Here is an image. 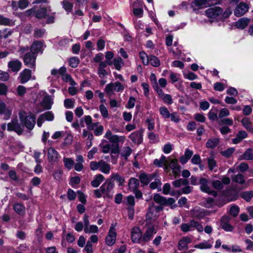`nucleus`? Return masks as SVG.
Listing matches in <instances>:
<instances>
[{"label":"nucleus","mask_w":253,"mask_h":253,"mask_svg":"<svg viewBox=\"0 0 253 253\" xmlns=\"http://www.w3.org/2000/svg\"><path fill=\"white\" fill-rule=\"evenodd\" d=\"M114 183L112 179H108L97 189L94 190L95 197L99 198L102 197L105 199H111L113 198Z\"/></svg>","instance_id":"f257e3e1"},{"label":"nucleus","mask_w":253,"mask_h":253,"mask_svg":"<svg viewBox=\"0 0 253 253\" xmlns=\"http://www.w3.org/2000/svg\"><path fill=\"white\" fill-rule=\"evenodd\" d=\"M163 210L161 206H156L153 203L150 204L146 214V221L148 224L153 223L159 217V212Z\"/></svg>","instance_id":"f03ea898"},{"label":"nucleus","mask_w":253,"mask_h":253,"mask_svg":"<svg viewBox=\"0 0 253 253\" xmlns=\"http://www.w3.org/2000/svg\"><path fill=\"white\" fill-rule=\"evenodd\" d=\"M20 121L25 127L29 130H32L36 124V116L30 114L26 115L24 112L19 114Z\"/></svg>","instance_id":"7ed1b4c3"},{"label":"nucleus","mask_w":253,"mask_h":253,"mask_svg":"<svg viewBox=\"0 0 253 253\" xmlns=\"http://www.w3.org/2000/svg\"><path fill=\"white\" fill-rule=\"evenodd\" d=\"M199 184L200 185V189L202 192L211 195L214 197L217 196L216 192L211 189V187L209 186V181L207 179L203 177L200 178L199 180Z\"/></svg>","instance_id":"20e7f679"},{"label":"nucleus","mask_w":253,"mask_h":253,"mask_svg":"<svg viewBox=\"0 0 253 253\" xmlns=\"http://www.w3.org/2000/svg\"><path fill=\"white\" fill-rule=\"evenodd\" d=\"M222 9L219 6H214L207 9L205 13L210 18H220L222 13Z\"/></svg>","instance_id":"39448f33"},{"label":"nucleus","mask_w":253,"mask_h":253,"mask_svg":"<svg viewBox=\"0 0 253 253\" xmlns=\"http://www.w3.org/2000/svg\"><path fill=\"white\" fill-rule=\"evenodd\" d=\"M31 79L35 80L36 77L35 76H32L31 71L28 69H25L20 72L18 78L20 83L22 84H26Z\"/></svg>","instance_id":"423d86ee"},{"label":"nucleus","mask_w":253,"mask_h":253,"mask_svg":"<svg viewBox=\"0 0 253 253\" xmlns=\"http://www.w3.org/2000/svg\"><path fill=\"white\" fill-rule=\"evenodd\" d=\"M124 85L119 82L111 83L106 85L105 90L107 93L109 94L113 91L122 92L124 90Z\"/></svg>","instance_id":"0eeeda50"},{"label":"nucleus","mask_w":253,"mask_h":253,"mask_svg":"<svg viewBox=\"0 0 253 253\" xmlns=\"http://www.w3.org/2000/svg\"><path fill=\"white\" fill-rule=\"evenodd\" d=\"M142 233L139 227H135L131 231V240L134 243H138L142 245Z\"/></svg>","instance_id":"6e6552de"},{"label":"nucleus","mask_w":253,"mask_h":253,"mask_svg":"<svg viewBox=\"0 0 253 253\" xmlns=\"http://www.w3.org/2000/svg\"><path fill=\"white\" fill-rule=\"evenodd\" d=\"M157 233V230L153 225L149 226L145 233L142 235V245L150 241L154 234Z\"/></svg>","instance_id":"1a4fd4ad"},{"label":"nucleus","mask_w":253,"mask_h":253,"mask_svg":"<svg viewBox=\"0 0 253 253\" xmlns=\"http://www.w3.org/2000/svg\"><path fill=\"white\" fill-rule=\"evenodd\" d=\"M7 129L8 131H14L18 135H21L24 130V126L20 125L17 120H14L7 124Z\"/></svg>","instance_id":"9d476101"},{"label":"nucleus","mask_w":253,"mask_h":253,"mask_svg":"<svg viewBox=\"0 0 253 253\" xmlns=\"http://www.w3.org/2000/svg\"><path fill=\"white\" fill-rule=\"evenodd\" d=\"M36 60V55L32 52L26 53L23 57L25 65L31 68H35Z\"/></svg>","instance_id":"9b49d317"},{"label":"nucleus","mask_w":253,"mask_h":253,"mask_svg":"<svg viewBox=\"0 0 253 253\" xmlns=\"http://www.w3.org/2000/svg\"><path fill=\"white\" fill-rule=\"evenodd\" d=\"M249 8V5L247 3L241 2L236 7L234 14L237 17L242 16L248 11Z\"/></svg>","instance_id":"f8f14e48"},{"label":"nucleus","mask_w":253,"mask_h":253,"mask_svg":"<svg viewBox=\"0 0 253 253\" xmlns=\"http://www.w3.org/2000/svg\"><path fill=\"white\" fill-rule=\"evenodd\" d=\"M117 234L113 226H111L108 235L105 238L106 243L108 246H113L116 242Z\"/></svg>","instance_id":"ddd939ff"},{"label":"nucleus","mask_w":253,"mask_h":253,"mask_svg":"<svg viewBox=\"0 0 253 253\" xmlns=\"http://www.w3.org/2000/svg\"><path fill=\"white\" fill-rule=\"evenodd\" d=\"M167 166L168 169L170 168L172 169L174 175L176 176L179 175L180 172V166L178 164V162L176 159L170 160V162L168 161Z\"/></svg>","instance_id":"4468645a"},{"label":"nucleus","mask_w":253,"mask_h":253,"mask_svg":"<svg viewBox=\"0 0 253 253\" xmlns=\"http://www.w3.org/2000/svg\"><path fill=\"white\" fill-rule=\"evenodd\" d=\"M230 220L228 216H223L221 219L220 226L227 232H231L233 230V227L229 223Z\"/></svg>","instance_id":"2eb2a0df"},{"label":"nucleus","mask_w":253,"mask_h":253,"mask_svg":"<svg viewBox=\"0 0 253 253\" xmlns=\"http://www.w3.org/2000/svg\"><path fill=\"white\" fill-rule=\"evenodd\" d=\"M8 68L13 72H18L21 68L22 63L18 59H13L8 62Z\"/></svg>","instance_id":"dca6fc26"},{"label":"nucleus","mask_w":253,"mask_h":253,"mask_svg":"<svg viewBox=\"0 0 253 253\" xmlns=\"http://www.w3.org/2000/svg\"><path fill=\"white\" fill-rule=\"evenodd\" d=\"M129 138L133 143L139 144L142 141V131L141 130L134 131L129 135Z\"/></svg>","instance_id":"f3484780"},{"label":"nucleus","mask_w":253,"mask_h":253,"mask_svg":"<svg viewBox=\"0 0 253 253\" xmlns=\"http://www.w3.org/2000/svg\"><path fill=\"white\" fill-rule=\"evenodd\" d=\"M59 154L53 148L50 147L47 151V158L50 162H55L58 159Z\"/></svg>","instance_id":"a211bd4d"},{"label":"nucleus","mask_w":253,"mask_h":253,"mask_svg":"<svg viewBox=\"0 0 253 253\" xmlns=\"http://www.w3.org/2000/svg\"><path fill=\"white\" fill-rule=\"evenodd\" d=\"M31 51L36 54L39 52H42L43 50V43L40 41H36L33 42L31 46Z\"/></svg>","instance_id":"6ab92c4d"},{"label":"nucleus","mask_w":253,"mask_h":253,"mask_svg":"<svg viewBox=\"0 0 253 253\" xmlns=\"http://www.w3.org/2000/svg\"><path fill=\"white\" fill-rule=\"evenodd\" d=\"M84 162V159L83 157L79 155L77 156L76 159V163H74V169L77 171H81L84 169L83 163Z\"/></svg>","instance_id":"aec40b11"},{"label":"nucleus","mask_w":253,"mask_h":253,"mask_svg":"<svg viewBox=\"0 0 253 253\" xmlns=\"http://www.w3.org/2000/svg\"><path fill=\"white\" fill-rule=\"evenodd\" d=\"M156 174L147 175L144 173L140 174L139 178L141 183L144 185H147L155 176Z\"/></svg>","instance_id":"412c9836"},{"label":"nucleus","mask_w":253,"mask_h":253,"mask_svg":"<svg viewBox=\"0 0 253 253\" xmlns=\"http://www.w3.org/2000/svg\"><path fill=\"white\" fill-rule=\"evenodd\" d=\"M191 242V239L188 237H183L178 243V249L179 250H186L188 249V244Z\"/></svg>","instance_id":"4be33fe9"},{"label":"nucleus","mask_w":253,"mask_h":253,"mask_svg":"<svg viewBox=\"0 0 253 253\" xmlns=\"http://www.w3.org/2000/svg\"><path fill=\"white\" fill-rule=\"evenodd\" d=\"M191 214L192 217L199 219L203 218L205 215L204 210L195 208L191 211Z\"/></svg>","instance_id":"5701e85b"},{"label":"nucleus","mask_w":253,"mask_h":253,"mask_svg":"<svg viewBox=\"0 0 253 253\" xmlns=\"http://www.w3.org/2000/svg\"><path fill=\"white\" fill-rule=\"evenodd\" d=\"M167 162L166 157L163 155L160 159H156L154 161V164L158 167H162L163 165L165 166V169L168 171V166H167Z\"/></svg>","instance_id":"b1692460"},{"label":"nucleus","mask_w":253,"mask_h":253,"mask_svg":"<svg viewBox=\"0 0 253 253\" xmlns=\"http://www.w3.org/2000/svg\"><path fill=\"white\" fill-rule=\"evenodd\" d=\"M250 19L246 17L240 18L238 21L236 22V26L240 29H245L249 24Z\"/></svg>","instance_id":"393cba45"},{"label":"nucleus","mask_w":253,"mask_h":253,"mask_svg":"<svg viewBox=\"0 0 253 253\" xmlns=\"http://www.w3.org/2000/svg\"><path fill=\"white\" fill-rule=\"evenodd\" d=\"M128 185L129 189L130 191H135L136 189H137L139 186V181L137 179L135 178L131 177L129 179Z\"/></svg>","instance_id":"a878e982"},{"label":"nucleus","mask_w":253,"mask_h":253,"mask_svg":"<svg viewBox=\"0 0 253 253\" xmlns=\"http://www.w3.org/2000/svg\"><path fill=\"white\" fill-rule=\"evenodd\" d=\"M0 25L13 26L15 25V21L12 19L0 15Z\"/></svg>","instance_id":"bb28decb"},{"label":"nucleus","mask_w":253,"mask_h":253,"mask_svg":"<svg viewBox=\"0 0 253 253\" xmlns=\"http://www.w3.org/2000/svg\"><path fill=\"white\" fill-rule=\"evenodd\" d=\"M193 151L190 149H187L185 150L184 155L181 156L180 158V162L181 164H184L191 158L193 155Z\"/></svg>","instance_id":"cd10ccee"},{"label":"nucleus","mask_w":253,"mask_h":253,"mask_svg":"<svg viewBox=\"0 0 253 253\" xmlns=\"http://www.w3.org/2000/svg\"><path fill=\"white\" fill-rule=\"evenodd\" d=\"M212 247V243L210 240L204 241L203 242L195 245L194 247L200 249H211Z\"/></svg>","instance_id":"c85d7f7f"},{"label":"nucleus","mask_w":253,"mask_h":253,"mask_svg":"<svg viewBox=\"0 0 253 253\" xmlns=\"http://www.w3.org/2000/svg\"><path fill=\"white\" fill-rule=\"evenodd\" d=\"M111 167L109 164L103 160L100 161L99 170L103 173L108 174L110 172Z\"/></svg>","instance_id":"c756f323"},{"label":"nucleus","mask_w":253,"mask_h":253,"mask_svg":"<svg viewBox=\"0 0 253 253\" xmlns=\"http://www.w3.org/2000/svg\"><path fill=\"white\" fill-rule=\"evenodd\" d=\"M104 179V177L103 175L101 174L96 175L94 179L91 182V186L95 188L98 187Z\"/></svg>","instance_id":"7c9ffc66"},{"label":"nucleus","mask_w":253,"mask_h":253,"mask_svg":"<svg viewBox=\"0 0 253 253\" xmlns=\"http://www.w3.org/2000/svg\"><path fill=\"white\" fill-rule=\"evenodd\" d=\"M189 223L190 228L192 229L193 230L196 229L199 232L203 231V226L199 222L194 220H191Z\"/></svg>","instance_id":"2f4dec72"},{"label":"nucleus","mask_w":253,"mask_h":253,"mask_svg":"<svg viewBox=\"0 0 253 253\" xmlns=\"http://www.w3.org/2000/svg\"><path fill=\"white\" fill-rule=\"evenodd\" d=\"M153 200L155 203L159 204V206H162L163 205H166V198L159 194L154 195Z\"/></svg>","instance_id":"473e14b6"},{"label":"nucleus","mask_w":253,"mask_h":253,"mask_svg":"<svg viewBox=\"0 0 253 253\" xmlns=\"http://www.w3.org/2000/svg\"><path fill=\"white\" fill-rule=\"evenodd\" d=\"M219 140L217 138H212L209 139L206 143V146L209 148H214L217 146Z\"/></svg>","instance_id":"72a5a7b5"},{"label":"nucleus","mask_w":253,"mask_h":253,"mask_svg":"<svg viewBox=\"0 0 253 253\" xmlns=\"http://www.w3.org/2000/svg\"><path fill=\"white\" fill-rule=\"evenodd\" d=\"M241 123L245 128L253 132V127L252 126L249 118L246 117L243 118L241 121Z\"/></svg>","instance_id":"f704fd0d"},{"label":"nucleus","mask_w":253,"mask_h":253,"mask_svg":"<svg viewBox=\"0 0 253 253\" xmlns=\"http://www.w3.org/2000/svg\"><path fill=\"white\" fill-rule=\"evenodd\" d=\"M13 209L17 213L23 215L25 212V208L23 205L16 203L14 205Z\"/></svg>","instance_id":"c9c22d12"},{"label":"nucleus","mask_w":253,"mask_h":253,"mask_svg":"<svg viewBox=\"0 0 253 253\" xmlns=\"http://www.w3.org/2000/svg\"><path fill=\"white\" fill-rule=\"evenodd\" d=\"M64 166L68 169H71L74 165V161L72 158L64 157L63 159Z\"/></svg>","instance_id":"e433bc0d"},{"label":"nucleus","mask_w":253,"mask_h":253,"mask_svg":"<svg viewBox=\"0 0 253 253\" xmlns=\"http://www.w3.org/2000/svg\"><path fill=\"white\" fill-rule=\"evenodd\" d=\"M113 64L117 70H120L122 66L124 65L122 58L120 57H116L113 59Z\"/></svg>","instance_id":"4c0bfd02"},{"label":"nucleus","mask_w":253,"mask_h":253,"mask_svg":"<svg viewBox=\"0 0 253 253\" xmlns=\"http://www.w3.org/2000/svg\"><path fill=\"white\" fill-rule=\"evenodd\" d=\"M47 9L46 8L42 7L38 9L35 12V17L38 19H42L45 17L46 15Z\"/></svg>","instance_id":"58836bf2"},{"label":"nucleus","mask_w":253,"mask_h":253,"mask_svg":"<svg viewBox=\"0 0 253 253\" xmlns=\"http://www.w3.org/2000/svg\"><path fill=\"white\" fill-rule=\"evenodd\" d=\"M232 180L233 181L240 184H244L245 182L244 176L240 173L234 175Z\"/></svg>","instance_id":"ea45409f"},{"label":"nucleus","mask_w":253,"mask_h":253,"mask_svg":"<svg viewBox=\"0 0 253 253\" xmlns=\"http://www.w3.org/2000/svg\"><path fill=\"white\" fill-rule=\"evenodd\" d=\"M5 114L9 117L11 112L6 108L5 104L0 100V114Z\"/></svg>","instance_id":"a19ab883"},{"label":"nucleus","mask_w":253,"mask_h":253,"mask_svg":"<svg viewBox=\"0 0 253 253\" xmlns=\"http://www.w3.org/2000/svg\"><path fill=\"white\" fill-rule=\"evenodd\" d=\"M241 197L247 202H249L253 197V191L243 192L241 194Z\"/></svg>","instance_id":"79ce46f5"},{"label":"nucleus","mask_w":253,"mask_h":253,"mask_svg":"<svg viewBox=\"0 0 253 253\" xmlns=\"http://www.w3.org/2000/svg\"><path fill=\"white\" fill-rule=\"evenodd\" d=\"M149 63L154 67H158L160 65V61L158 57L154 55L149 56Z\"/></svg>","instance_id":"37998d69"},{"label":"nucleus","mask_w":253,"mask_h":253,"mask_svg":"<svg viewBox=\"0 0 253 253\" xmlns=\"http://www.w3.org/2000/svg\"><path fill=\"white\" fill-rule=\"evenodd\" d=\"M62 4L63 8L68 13L72 11L73 7V4L72 3L65 0L62 2Z\"/></svg>","instance_id":"c03bdc74"},{"label":"nucleus","mask_w":253,"mask_h":253,"mask_svg":"<svg viewBox=\"0 0 253 253\" xmlns=\"http://www.w3.org/2000/svg\"><path fill=\"white\" fill-rule=\"evenodd\" d=\"M188 184V180L182 178L176 180L172 182V184L177 188L180 187L181 185H186Z\"/></svg>","instance_id":"a18cd8bd"},{"label":"nucleus","mask_w":253,"mask_h":253,"mask_svg":"<svg viewBox=\"0 0 253 253\" xmlns=\"http://www.w3.org/2000/svg\"><path fill=\"white\" fill-rule=\"evenodd\" d=\"M132 149L128 146L123 147L121 152V156L124 157L125 159H127L128 157L131 154Z\"/></svg>","instance_id":"49530a36"},{"label":"nucleus","mask_w":253,"mask_h":253,"mask_svg":"<svg viewBox=\"0 0 253 253\" xmlns=\"http://www.w3.org/2000/svg\"><path fill=\"white\" fill-rule=\"evenodd\" d=\"M84 232L86 233H96L98 232V228L96 225H91L84 228Z\"/></svg>","instance_id":"de8ad7c7"},{"label":"nucleus","mask_w":253,"mask_h":253,"mask_svg":"<svg viewBox=\"0 0 253 253\" xmlns=\"http://www.w3.org/2000/svg\"><path fill=\"white\" fill-rule=\"evenodd\" d=\"M160 113L164 119H168L170 117V113L166 107H161L159 109Z\"/></svg>","instance_id":"09e8293b"},{"label":"nucleus","mask_w":253,"mask_h":253,"mask_svg":"<svg viewBox=\"0 0 253 253\" xmlns=\"http://www.w3.org/2000/svg\"><path fill=\"white\" fill-rule=\"evenodd\" d=\"M26 88L22 85H19L16 88V94L20 97H23L26 92Z\"/></svg>","instance_id":"8fccbe9b"},{"label":"nucleus","mask_w":253,"mask_h":253,"mask_svg":"<svg viewBox=\"0 0 253 253\" xmlns=\"http://www.w3.org/2000/svg\"><path fill=\"white\" fill-rule=\"evenodd\" d=\"M111 179L112 180V179H114L118 182L120 185H122L125 182V179L118 173H113L111 175Z\"/></svg>","instance_id":"3c124183"},{"label":"nucleus","mask_w":253,"mask_h":253,"mask_svg":"<svg viewBox=\"0 0 253 253\" xmlns=\"http://www.w3.org/2000/svg\"><path fill=\"white\" fill-rule=\"evenodd\" d=\"M139 56L144 65H147L149 64V57L148 56L145 52L140 51L139 52Z\"/></svg>","instance_id":"603ef678"},{"label":"nucleus","mask_w":253,"mask_h":253,"mask_svg":"<svg viewBox=\"0 0 253 253\" xmlns=\"http://www.w3.org/2000/svg\"><path fill=\"white\" fill-rule=\"evenodd\" d=\"M243 158L246 160H253V154L251 149H247L243 155Z\"/></svg>","instance_id":"864d4df0"},{"label":"nucleus","mask_w":253,"mask_h":253,"mask_svg":"<svg viewBox=\"0 0 253 253\" xmlns=\"http://www.w3.org/2000/svg\"><path fill=\"white\" fill-rule=\"evenodd\" d=\"M69 65L72 68H76L78 66L80 63V60L78 57H72L69 59Z\"/></svg>","instance_id":"5fc2aeb1"},{"label":"nucleus","mask_w":253,"mask_h":253,"mask_svg":"<svg viewBox=\"0 0 253 253\" xmlns=\"http://www.w3.org/2000/svg\"><path fill=\"white\" fill-rule=\"evenodd\" d=\"M45 33V30L44 29L36 28L34 30V35L37 38L42 37Z\"/></svg>","instance_id":"6e6d98bb"},{"label":"nucleus","mask_w":253,"mask_h":253,"mask_svg":"<svg viewBox=\"0 0 253 253\" xmlns=\"http://www.w3.org/2000/svg\"><path fill=\"white\" fill-rule=\"evenodd\" d=\"M208 164L209 168L211 170H213L217 166L216 161L212 157L208 159Z\"/></svg>","instance_id":"4d7b16f0"},{"label":"nucleus","mask_w":253,"mask_h":253,"mask_svg":"<svg viewBox=\"0 0 253 253\" xmlns=\"http://www.w3.org/2000/svg\"><path fill=\"white\" fill-rule=\"evenodd\" d=\"M234 151H235V149L234 148H230L227 149L226 150L221 151L220 152V154L222 156H223L226 158H228V157H229L230 156H231Z\"/></svg>","instance_id":"13d9d810"},{"label":"nucleus","mask_w":253,"mask_h":253,"mask_svg":"<svg viewBox=\"0 0 253 253\" xmlns=\"http://www.w3.org/2000/svg\"><path fill=\"white\" fill-rule=\"evenodd\" d=\"M29 4L28 0H19L18 2V7L21 9L27 8Z\"/></svg>","instance_id":"bf43d9fd"},{"label":"nucleus","mask_w":253,"mask_h":253,"mask_svg":"<svg viewBox=\"0 0 253 253\" xmlns=\"http://www.w3.org/2000/svg\"><path fill=\"white\" fill-rule=\"evenodd\" d=\"M161 98L165 103L168 104H171L173 103L172 97L169 94H165Z\"/></svg>","instance_id":"052dcab7"},{"label":"nucleus","mask_w":253,"mask_h":253,"mask_svg":"<svg viewBox=\"0 0 253 253\" xmlns=\"http://www.w3.org/2000/svg\"><path fill=\"white\" fill-rule=\"evenodd\" d=\"M233 124V120L229 118H225L221 119L219 122V125H227L232 126Z\"/></svg>","instance_id":"680f3d73"},{"label":"nucleus","mask_w":253,"mask_h":253,"mask_svg":"<svg viewBox=\"0 0 253 253\" xmlns=\"http://www.w3.org/2000/svg\"><path fill=\"white\" fill-rule=\"evenodd\" d=\"M162 184L161 181L159 179L156 178L154 182L150 184V187L152 189H155L160 187Z\"/></svg>","instance_id":"e2e57ef3"},{"label":"nucleus","mask_w":253,"mask_h":253,"mask_svg":"<svg viewBox=\"0 0 253 253\" xmlns=\"http://www.w3.org/2000/svg\"><path fill=\"white\" fill-rule=\"evenodd\" d=\"M100 113L103 118H106L108 116V112L107 108L103 105L101 104L99 106Z\"/></svg>","instance_id":"0e129e2a"},{"label":"nucleus","mask_w":253,"mask_h":253,"mask_svg":"<svg viewBox=\"0 0 253 253\" xmlns=\"http://www.w3.org/2000/svg\"><path fill=\"white\" fill-rule=\"evenodd\" d=\"M12 32L10 31H7V29L0 31V39H6L10 36Z\"/></svg>","instance_id":"69168bd1"},{"label":"nucleus","mask_w":253,"mask_h":253,"mask_svg":"<svg viewBox=\"0 0 253 253\" xmlns=\"http://www.w3.org/2000/svg\"><path fill=\"white\" fill-rule=\"evenodd\" d=\"M194 119L197 122L204 123L205 122L206 117L202 113H197L194 115Z\"/></svg>","instance_id":"338daca9"},{"label":"nucleus","mask_w":253,"mask_h":253,"mask_svg":"<svg viewBox=\"0 0 253 253\" xmlns=\"http://www.w3.org/2000/svg\"><path fill=\"white\" fill-rule=\"evenodd\" d=\"M43 117L45 120L48 121H53L54 119V115L51 112H46L43 114H42Z\"/></svg>","instance_id":"774afa93"}]
</instances>
